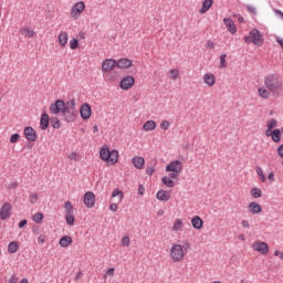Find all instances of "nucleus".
Instances as JSON below:
<instances>
[{"instance_id":"f257e3e1","label":"nucleus","mask_w":283,"mask_h":283,"mask_svg":"<svg viewBox=\"0 0 283 283\" xmlns=\"http://www.w3.org/2000/svg\"><path fill=\"white\" fill-rule=\"evenodd\" d=\"M264 85L270 92H277V90H282V80L277 75L270 74L265 76Z\"/></svg>"},{"instance_id":"f03ea898","label":"nucleus","mask_w":283,"mask_h":283,"mask_svg":"<svg viewBox=\"0 0 283 283\" xmlns=\"http://www.w3.org/2000/svg\"><path fill=\"white\" fill-rule=\"evenodd\" d=\"M170 258L172 262H182L185 259V250L180 244H172L170 250Z\"/></svg>"},{"instance_id":"7ed1b4c3","label":"nucleus","mask_w":283,"mask_h":283,"mask_svg":"<svg viewBox=\"0 0 283 283\" xmlns=\"http://www.w3.org/2000/svg\"><path fill=\"white\" fill-rule=\"evenodd\" d=\"M245 43H253L254 45H261L262 34H260V30L252 29L249 35L244 36Z\"/></svg>"},{"instance_id":"20e7f679","label":"nucleus","mask_w":283,"mask_h":283,"mask_svg":"<svg viewBox=\"0 0 283 283\" xmlns=\"http://www.w3.org/2000/svg\"><path fill=\"white\" fill-rule=\"evenodd\" d=\"M65 111V101L63 99H56L55 103H52L50 105V112L51 114H63Z\"/></svg>"},{"instance_id":"39448f33","label":"nucleus","mask_w":283,"mask_h":283,"mask_svg":"<svg viewBox=\"0 0 283 283\" xmlns=\"http://www.w3.org/2000/svg\"><path fill=\"white\" fill-rule=\"evenodd\" d=\"M83 10H85V2H76L71 9V17H73L74 19L81 17Z\"/></svg>"},{"instance_id":"423d86ee","label":"nucleus","mask_w":283,"mask_h":283,"mask_svg":"<svg viewBox=\"0 0 283 283\" xmlns=\"http://www.w3.org/2000/svg\"><path fill=\"white\" fill-rule=\"evenodd\" d=\"M252 249L258 251V253H261V255H266V253H269V243L255 241Z\"/></svg>"},{"instance_id":"0eeeda50","label":"nucleus","mask_w":283,"mask_h":283,"mask_svg":"<svg viewBox=\"0 0 283 283\" xmlns=\"http://www.w3.org/2000/svg\"><path fill=\"white\" fill-rule=\"evenodd\" d=\"M134 83H136L134 76L127 75L126 77L122 78L119 87L122 90H132V87H134Z\"/></svg>"},{"instance_id":"6e6552de","label":"nucleus","mask_w":283,"mask_h":283,"mask_svg":"<svg viewBox=\"0 0 283 283\" xmlns=\"http://www.w3.org/2000/svg\"><path fill=\"white\" fill-rule=\"evenodd\" d=\"M62 116H64V120L66 123H74L76 120V116H78V112H76V109L64 108Z\"/></svg>"},{"instance_id":"1a4fd4ad","label":"nucleus","mask_w":283,"mask_h":283,"mask_svg":"<svg viewBox=\"0 0 283 283\" xmlns=\"http://www.w3.org/2000/svg\"><path fill=\"white\" fill-rule=\"evenodd\" d=\"M84 205L87 207V209H92V207L96 205V195H94L92 191L85 192Z\"/></svg>"},{"instance_id":"9d476101","label":"nucleus","mask_w":283,"mask_h":283,"mask_svg":"<svg viewBox=\"0 0 283 283\" xmlns=\"http://www.w3.org/2000/svg\"><path fill=\"white\" fill-rule=\"evenodd\" d=\"M80 116L83 120H87L92 117V106L90 104H83L80 108Z\"/></svg>"},{"instance_id":"9b49d317","label":"nucleus","mask_w":283,"mask_h":283,"mask_svg":"<svg viewBox=\"0 0 283 283\" xmlns=\"http://www.w3.org/2000/svg\"><path fill=\"white\" fill-rule=\"evenodd\" d=\"M116 64V60L114 59H106L102 63V72H112Z\"/></svg>"},{"instance_id":"f8f14e48","label":"nucleus","mask_w":283,"mask_h":283,"mask_svg":"<svg viewBox=\"0 0 283 283\" xmlns=\"http://www.w3.org/2000/svg\"><path fill=\"white\" fill-rule=\"evenodd\" d=\"M24 138H27L29 143H34V140H36V130H34V128L31 126H27L24 128Z\"/></svg>"},{"instance_id":"ddd939ff","label":"nucleus","mask_w":283,"mask_h":283,"mask_svg":"<svg viewBox=\"0 0 283 283\" xmlns=\"http://www.w3.org/2000/svg\"><path fill=\"white\" fill-rule=\"evenodd\" d=\"M10 211H12V205L4 203L0 209V219L8 220L10 218Z\"/></svg>"},{"instance_id":"4468645a","label":"nucleus","mask_w":283,"mask_h":283,"mask_svg":"<svg viewBox=\"0 0 283 283\" xmlns=\"http://www.w3.org/2000/svg\"><path fill=\"white\" fill-rule=\"evenodd\" d=\"M223 24L226 25L230 34H235V32H238V27H235V22H233L231 18H224Z\"/></svg>"},{"instance_id":"2eb2a0df","label":"nucleus","mask_w":283,"mask_h":283,"mask_svg":"<svg viewBox=\"0 0 283 283\" xmlns=\"http://www.w3.org/2000/svg\"><path fill=\"white\" fill-rule=\"evenodd\" d=\"M166 171L181 172L182 171V161H180V160L171 161L169 165L166 166Z\"/></svg>"},{"instance_id":"dca6fc26","label":"nucleus","mask_w":283,"mask_h":283,"mask_svg":"<svg viewBox=\"0 0 283 283\" xmlns=\"http://www.w3.org/2000/svg\"><path fill=\"white\" fill-rule=\"evenodd\" d=\"M50 127V115L48 113H43L40 118V128L42 132H45Z\"/></svg>"},{"instance_id":"f3484780","label":"nucleus","mask_w":283,"mask_h":283,"mask_svg":"<svg viewBox=\"0 0 283 283\" xmlns=\"http://www.w3.org/2000/svg\"><path fill=\"white\" fill-rule=\"evenodd\" d=\"M249 212L253 216H256V213H262V206L260 203L252 201L248 206Z\"/></svg>"},{"instance_id":"a211bd4d","label":"nucleus","mask_w":283,"mask_h":283,"mask_svg":"<svg viewBox=\"0 0 283 283\" xmlns=\"http://www.w3.org/2000/svg\"><path fill=\"white\" fill-rule=\"evenodd\" d=\"M203 82L208 87H213V85H216V75L211 73H206L203 75Z\"/></svg>"},{"instance_id":"6ab92c4d","label":"nucleus","mask_w":283,"mask_h":283,"mask_svg":"<svg viewBox=\"0 0 283 283\" xmlns=\"http://www.w3.org/2000/svg\"><path fill=\"white\" fill-rule=\"evenodd\" d=\"M116 65L119 70H127V67H132V60L120 59L116 62Z\"/></svg>"},{"instance_id":"aec40b11","label":"nucleus","mask_w":283,"mask_h":283,"mask_svg":"<svg viewBox=\"0 0 283 283\" xmlns=\"http://www.w3.org/2000/svg\"><path fill=\"white\" fill-rule=\"evenodd\" d=\"M132 163H133L134 167H136V169H143V167H145V158H143L140 156H135L132 159Z\"/></svg>"},{"instance_id":"412c9836","label":"nucleus","mask_w":283,"mask_h":283,"mask_svg":"<svg viewBox=\"0 0 283 283\" xmlns=\"http://www.w3.org/2000/svg\"><path fill=\"white\" fill-rule=\"evenodd\" d=\"M157 200H160V202H169L170 196L165 190H159L156 195Z\"/></svg>"},{"instance_id":"4be33fe9","label":"nucleus","mask_w":283,"mask_h":283,"mask_svg":"<svg viewBox=\"0 0 283 283\" xmlns=\"http://www.w3.org/2000/svg\"><path fill=\"white\" fill-rule=\"evenodd\" d=\"M211 6H213V0H205L202 2L201 9L199 10V13L205 14V13L209 12V9L211 8Z\"/></svg>"},{"instance_id":"5701e85b","label":"nucleus","mask_w":283,"mask_h":283,"mask_svg":"<svg viewBox=\"0 0 283 283\" xmlns=\"http://www.w3.org/2000/svg\"><path fill=\"white\" fill-rule=\"evenodd\" d=\"M60 247H62V249H67V247L70 244H72V237L70 235H64L60 239V242H59Z\"/></svg>"},{"instance_id":"b1692460","label":"nucleus","mask_w":283,"mask_h":283,"mask_svg":"<svg viewBox=\"0 0 283 283\" xmlns=\"http://www.w3.org/2000/svg\"><path fill=\"white\" fill-rule=\"evenodd\" d=\"M20 34H23L24 36H27V39H32L36 34V32H34V30H32L31 28L25 27L20 30Z\"/></svg>"},{"instance_id":"393cba45","label":"nucleus","mask_w":283,"mask_h":283,"mask_svg":"<svg viewBox=\"0 0 283 283\" xmlns=\"http://www.w3.org/2000/svg\"><path fill=\"white\" fill-rule=\"evenodd\" d=\"M109 154H111L109 148H102L99 150V158H101V160H104V163H108Z\"/></svg>"},{"instance_id":"a878e982","label":"nucleus","mask_w":283,"mask_h":283,"mask_svg":"<svg viewBox=\"0 0 283 283\" xmlns=\"http://www.w3.org/2000/svg\"><path fill=\"white\" fill-rule=\"evenodd\" d=\"M191 224H192L193 229L199 230V229H202V224H205V222L202 221V219L200 217L197 216V217L192 218Z\"/></svg>"},{"instance_id":"bb28decb","label":"nucleus","mask_w":283,"mask_h":283,"mask_svg":"<svg viewBox=\"0 0 283 283\" xmlns=\"http://www.w3.org/2000/svg\"><path fill=\"white\" fill-rule=\"evenodd\" d=\"M67 39H69L67 32H61L59 34V44L61 45V48H65V45H67Z\"/></svg>"},{"instance_id":"cd10ccee","label":"nucleus","mask_w":283,"mask_h":283,"mask_svg":"<svg viewBox=\"0 0 283 283\" xmlns=\"http://www.w3.org/2000/svg\"><path fill=\"white\" fill-rule=\"evenodd\" d=\"M154 129H156V122L155 120H148L143 126L144 132H154Z\"/></svg>"},{"instance_id":"c85d7f7f","label":"nucleus","mask_w":283,"mask_h":283,"mask_svg":"<svg viewBox=\"0 0 283 283\" xmlns=\"http://www.w3.org/2000/svg\"><path fill=\"white\" fill-rule=\"evenodd\" d=\"M108 163L111 165H116V163H118V150L115 149L109 153Z\"/></svg>"},{"instance_id":"c756f323","label":"nucleus","mask_w":283,"mask_h":283,"mask_svg":"<svg viewBox=\"0 0 283 283\" xmlns=\"http://www.w3.org/2000/svg\"><path fill=\"white\" fill-rule=\"evenodd\" d=\"M270 136L274 143H280V138H282V132L280 128H275Z\"/></svg>"},{"instance_id":"7c9ffc66","label":"nucleus","mask_w":283,"mask_h":283,"mask_svg":"<svg viewBox=\"0 0 283 283\" xmlns=\"http://www.w3.org/2000/svg\"><path fill=\"white\" fill-rule=\"evenodd\" d=\"M19 251V242L12 241L8 245V253H17Z\"/></svg>"},{"instance_id":"2f4dec72","label":"nucleus","mask_w":283,"mask_h":283,"mask_svg":"<svg viewBox=\"0 0 283 283\" xmlns=\"http://www.w3.org/2000/svg\"><path fill=\"white\" fill-rule=\"evenodd\" d=\"M65 220H66V223L72 227L75 222V218H74V212H69L65 214Z\"/></svg>"},{"instance_id":"473e14b6","label":"nucleus","mask_w":283,"mask_h":283,"mask_svg":"<svg viewBox=\"0 0 283 283\" xmlns=\"http://www.w3.org/2000/svg\"><path fill=\"white\" fill-rule=\"evenodd\" d=\"M50 123L53 129H61V120H59L56 117H51Z\"/></svg>"},{"instance_id":"72a5a7b5","label":"nucleus","mask_w":283,"mask_h":283,"mask_svg":"<svg viewBox=\"0 0 283 283\" xmlns=\"http://www.w3.org/2000/svg\"><path fill=\"white\" fill-rule=\"evenodd\" d=\"M161 182L166 185V187L170 188L176 186V184L174 182V180L170 179V177H163Z\"/></svg>"},{"instance_id":"f704fd0d","label":"nucleus","mask_w":283,"mask_h":283,"mask_svg":"<svg viewBox=\"0 0 283 283\" xmlns=\"http://www.w3.org/2000/svg\"><path fill=\"white\" fill-rule=\"evenodd\" d=\"M64 109H76V102L70 99L66 103L64 102Z\"/></svg>"},{"instance_id":"c9c22d12","label":"nucleus","mask_w":283,"mask_h":283,"mask_svg":"<svg viewBox=\"0 0 283 283\" xmlns=\"http://www.w3.org/2000/svg\"><path fill=\"white\" fill-rule=\"evenodd\" d=\"M182 229V220L177 219L172 224V231H180Z\"/></svg>"},{"instance_id":"e433bc0d","label":"nucleus","mask_w":283,"mask_h":283,"mask_svg":"<svg viewBox=\"0 0 283 283\" xmlns=\"http://www.w3.org/2000/svg\"><path fill=\"white\" fill-rule=\"evenodd\" d=\"M251 196H252L253 198H262V189H260V188H253V189L251 190Z\"/></svg>"},{"instance_id":"4c0bfd02","label":"nucleus","mask_w":283,"mask_h":283,"mask_svg":"<svg viewBox=\"0 0 283 283\" xmlns=\"http://www.w3.org/2000/svg\"><path fill=\"white\" fill-rule=\"evenodd\" d=\"M259 96H261V98H269V96H271V92L266 88H259Z\"/></svg>"},{"instance_id":"58836bf2","label":"nucleus","mask_w":283,"mask_h":283,"mask_svg":"<svg viewBox=\"0 0 283 283\" xmlns=\"http://www.w3.org/2000/svg\"><path fill=\"white\" fill-rule=\"evenodd\" d=\"M255 171L258 176L260 177L262 182H266V177L264 176V171L262 170V167H256Z\"/></svg>"},{"instance_id":"ea45409f","label":"nucleus","mask_w":283,"mask_h":283,"mask_svg":"<svg viewBox=\"0 0 283 283\" xmlns=\"http://www.w3.org/2000/svg\"><path fill=\"white\" fill-rule=\"evenodd\" d=\"M32 220L33 222H36V224H39L43 221V213L36 212L35 214H33Z\"/></svg>"},{"instance_id":"a19ab883","label":"nucleus","mask_w":283,"mask_h":283,"mask_svg":"<svg viewBox=\"0 0 283 283\" xmlns=\"http://www.w3.org/2000/svg\"><path fill=\"white\" fill-rule=\"evenodd\" d=\"M119 198V200H123V198H125V195L123 193V191L118 190V189H115L113 190L112 192V198Z\"/></svg>"},{"instance_id":"79ce46f5","label":"nucleus","mask_w":283,"mask_h":283,"mask_svg":"<svg viewBox=\"0 0 283 283\" xmlns=\"http://www.w3.org/2000/svg\"><path fill=\"white\" fill-rule=\"evenodd\" d=\"M64 209L66 210V213H74V206H72V202L70 201L64 203Z\"/></svg>"},{"instance_id":"37998d69","label":"nucleus","mask_w":283,"mask_h":283,"mask_svg":"<svg viewBox=\"0 0 283 283\" xmlns=\"http://www.w3.org/2000/svg\"><path fill=\"white\" fill-rule=\"evenodd\" d=\"M266 127L269 129H275V127H277V119L275 118L270 119L266 124Z\"/></svg>"},{"instance_id":"c03bdc74","label":"nucleus","mask_w":283,"mask_h":283,"mask_svg":"<svg viewBox=\"0 0 283 283\" xmlns=\"http://www.w3.org/2000/svg\"><path fill=\"white\" fill-rule=\"evenodd\" d=\"M38 200H39V195H36V193H31V195L29 196V202H31V205H36Z\"/></svg>"},{"instance_id":"a18cd8bd","label":"nucleus","mask_w":283,"mask_h":283,"mask_svg":"<svg viewBox=\"0 0 283 283\" xmlns=\"http://www.w3.org/2000/svg\"><path fill=\"white\" fill-rule=\"evenodd\" d=\"M178 76H180V71L172 69L170 70V78H172V81H176V78H178Z\"/></svg>"},{"instance_id":"49530a36","label":"nucleus","mask_w":283,"mask_h":283,"mask_svg":"<svg viewBox=\"0 0 283 283\" xmlns=\"http://www.w3.org/2000/svg\"><path fill=\"white\" fill-rule=\"evenodd\" d=\"M76 48H78V40L73 38V39L70 41V49H71V50H76Z\"/></svg>"},{"instance_id":"de8ad7c7","label":"nucleus","mask_w":283,"mask_h":283,"mask_svg":"<svg viewBox=\"0 0 283 283\" xmlns=\"http://www.w3.org/2000/svg\"><path fill=\"white\" fill-rule=\"evenodd\" d=\"M19 138H21V135H19L18 133H14L10 137V143H12V144L19 143Z\"/></svg>"},{"instance_id":"09e8293b","label":"nucleus","mask_w":283,"mask_h":283,"mask_svg":"<svg viewBox=\"0 0 283 283\" xmlns=\"http://www.w3.org/2000/svg\"><path fill=\"white\" fill-rule=\"evenodd\" d=\"M160 127H161V129L167 132V129H169V127H171V124L169 123V120H164L160 123Z\"/></svg>"},{"instance_id":"8fccbe9b","label":"nucleus","mask_w":283,"mask_h":283,"mask_svg":"<svg viewBox=\"0 0 283 283\" xmlns=\"http://www.w3.org/2000/svg\"><path fill=\"white\" fill-rule=\"evenodd\" d=\"M220 65L222 67H227V54H221L220 55Z\"/></svg>"},{"instance_id":"3c124183","label":"nucleus","mask_w":283,"mask_h":283,"mask_svg":"<svg viewBox=\"0 0 283 283\" xmlns=\"http://www.w3.org/2000/svg\"><path fill=\"white\" fill-rule=\"evenodd\" d=\"M129 243H130L129 237H124L122 239V245L123 247H129Z\"/></svg>"},{"instance_id":"603ef678","label":"nucleus","mask_w":283,"mask_h":283,"mask_svg":"<svg viewBox=\"0 0 283 283\" xmlns=\"http://www.w3.org/2000/svg\"><path fill=\"white\" fill-rule=\"evenodd\" d=\"M179 174L180 172H178V171H170V174H169V179L171 180H176V178H178V176H179Z\"/></svg>"},{"instance_id":"864d4df0","label":"nucleus","mask_w":283,"mask_h":283,"mask_svg":"<svg viewBox=\"0 0 283 283\" xmlns=\"http://www.w3.org/2000/svg\"><path fill=\"white\" fill-rule=\"evenodd\" d=\"M247 10H248V12H250V14H255L256 13V9L253 6H247Z\"/></svg>"},{"instance_id":"5fc2aeb1","label":"nucleus","mask_w":283,"mask_h":283,"mask_svg":"<svg viewBox=\"0 0 283 283\" xmlns=\"http://www.w3.org/2000/svg\"><path fill=\"white\" fill-rule=\"evenodd\" d=\"M39 244H45V234H40L38 238Z\"/></svg>"},{"instance_id":"6e6d98bb","label":"nucleus","mask_w":283,"mask_h":283,"mask_svg":"<svg viewBox=\"0 0 283 283\" xmlns=\"http://www.w3.org/2000/svg\"><path fill=\"white\" fill-rule=\"evenodd\" d=\"M241 224H242L243 229H250L251 228V224L249 223V220H242Z\"/></svg>"},{"instance_id":"4d7b16f0","label":"nucleus","mask_w":283,"mask_h":283,"mask_svg":"<svg viewBox=\"0 0 283 283\" xmlns=\"http://www.w3.org/2000/svg\"><path fill=\"white\" fill-rule=\"evenodd\" d=\"M19 282V279L17 277V275H11L8 283H18Z\"/></svg>"},{"instance_id":"13d9d810","label":"nucleus","mask_w":283,"mask_h":283,"mask_svg":"<svg viewBox=\"0 0 283 283\" xmlns=\"http://www.w3.org/2000/svg\"><path fill=\"white\" fill-rule=\"evenodd\" d=\"M146 174H147L148 176H153V175H154V167H147V168H146Z\"/></svg>"},{"instance_id":"bf43d9fd","label":"nucleus","mask_w":283,"mask_h":283,"mask_svg":"<svg viewBox=\"0 0 283 283\" xmlns=\"http://www.w3.org/2000/svg\"><path fill=\"white\" fill-rule=\"evenodd\" d=\"M109 210H111V211H118V205H116V203H111Z\"/></svg>"},{"instance_id":"052dcab7","label":"nucleus","mask_w":283,"mask_h":283,"mask_svg":"<svg viewBox=\"0 0 283 283\" xmlns=\"http://www.w3.org/2000/svg\"><path fill=\"white\" fill-rule=\"evenodd\" d=\"M207 48H210V50H213V48H216V43H213V41L209 40L207 42Z\"/></svg>"},{"instance_id":"680f3d73","label":"nucleus","mask_w":283,"mask_h":283,"mask_svg":"<svg viewBox=\"0 0 283 283\" xmlns=\"http://www.w3.org/2000/svg\"><path fill=\"white\" fill-rule=\"evenodd\" d=\"M138 193H139V196H144L145 195V187H143V185H139Z\"/></svg>"},{"instance_id":"e2e57ef3","label":"nucleus","mask_w":283,"mask_h":283,"mask_svg":"<svg viewBox=\"0 0 283 283\" xmlns=\"http://www.w3.org/2000/svg\"><path fill=\"white\" fill-rule=\"evenodd\" d=\"M277 154L281 158H283V144L281 146H279L277 148Z\"/></svg>"},{"instance_id":"0e129e2a","label":"nucleus","mask_w":283,"mask_h":283,"mask_svg":"<svg viewBox=\"0 0 283 283\" xmlns=\"http://www.w3.org/2000/svg\"><path fill=\"white\" fill-rule=\"evenodd\" d=\"M25 224H28V220L23 219V220L20 221V223H19V229H23V227H25Z\"/></svg>"},{"instance_id":"69168bd1","label":"nucleus","mask_w":283,"mask_h":283,"mask_svg":"<svg viewBox=\"0 0 283 283\" xmlns=\"http://www.w3.org/2000/svg\"><path fill=\"white\" fill-rule=\"evenodd\" d=\"M276 43L281 45L282 50H283V39L277 36L276 38Z\"/></svg>"},{"instance_id":"338daca9","label":"nucleus","mask_w":283,"mask_h":283,"mask_svg":"<svg viewBox=\"0 0 283 283\" xmlns=\"http://www.w3.org/2000/svg\"><path fill=\"white\" fill-rule=\"evenodd\" d=\"M114 268H111V269H108L107 271H106V275H114Z\"/></svg>"},{"instance_id":"774afa93","label":"nucleus","mask_w":283,"mask_h":283,"mask_svg":"<svg viewBox=\"0 0 283 283\" xmlns=\"http://www.w3.org/2000/svg\"><path fill=\"white\" fill-rule=\"evenodd\" d=\"M275 14L276 17H279L280 19H283V12L281 10H275Z\"/></svg>"}]
</instances>
